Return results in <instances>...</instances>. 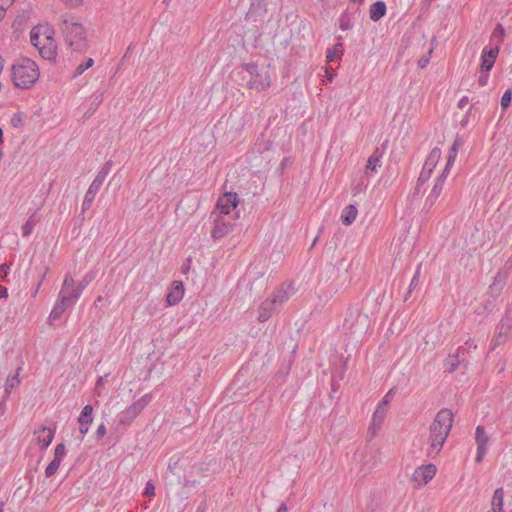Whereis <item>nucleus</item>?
<instances>
[{
    "instance_id": "obj_46",
    "label": "nucleus",
    "mask_w": 512,
    "mask_h": 512,
    "mask_svg": "<svg viewBox=\"0 0 512 512\" xmlns=\"http://www.w3.org/2000/svg\"><path fill=\"white\" fill-rule=\"evenodd\" d=\"M419 270H420V266H418V269L416 271V273L414 274L413 278L411 279V282H410V285H409V289H408V292L406 293L405 297H404V301H407L412 290L418 285V281H419Z\"/></svg>"
},
{
    "instance_id": "obj_62",
    "label": "nucleus",
    "mask_w": 512,
    "mask_h": 512,
    "mask_svg": "<svg viewBox=\"0 0 512 512\" xmlns=\"http://www.w3.org/2000/svg\"><path fill=\"white\" fill-rule=\"evenodd\" d=\"M469 103V98L467 96H463L459 102H458V107L460 109H463L467 104Z\"/></svg>"
},
{
    "instance_id": "obj_34",
    "label": "nucleus",
    "mask_w": 512,
    "mask_h": 512,
    "mask_svg": "<svg viewBox=\"0 0 512 512\" xmlns=\"http://www.w3.org/2000/svg\"><path fill=\"white\" fill-rule=\"evenodd\" d=\"M96 277V272L95 271H89L87 272L84 277L82 278V280L77 284V286H75V288L77 289V291L79 293H83V291L85 290V288L95 279Z\"/></svg>"
},
{
    "instance_id": "obj_19",
    "label": "nucleus",
    "mask_w": 512,
    "mask_h": 512,
    "mask_svg": "<svg viewBox=\"0 0 512 512\" xmlns=\"http://www.w3.org/2000/svg\"><path fill=\"white\" fill-rule=\"evenodd\" d=\"M387 6L382 0L374 2L369 9V17L372 21H379L386 14Z\"/></svg>"
},
{
    "instance_id": "obj_57",
    "label": "nucleus",
    "mask_w": 512,
    "mask_h": 512,
    "mask_svg": "<svg viewBox=\"0 0 512 512\" xmlns=\"http://www.w3.org/2000/svg\"><path fill=\"white\" fill-rule=\"evenodd\" d=\"M486 452H487V448L477 447V453H476V456H475V462L476 463L482 462Z\"/></svg>"
},
{
    "instance_id": "obj_2",
    "label": "nucleus",
    "mask_w": 512,
    "mask_h": 512,
    "mask_svg": "<svg viewBox=\"0 0 512 512\" xmlns=\"http://www.w3.org/2000/svg\"><path fill=\"white\" fill-rule=\"evenodd\" d=\"M60 30L64 36L66 44L76 52H83L87 48L86 31L75 16L65 14L60 17Z\"/></svg>"
},
{
    "instance_id": "obj_41",
    "label": "nucleus",
    "mask_w": 512,
    "mask_h": 512,
    "mask_svg": "<svg viewBox=\"0 0 512 512\" xmlns=\"http://www.w3.org/2000/svg\"><path fill=\"white\" fill-rule=\"evenodd\" d=\"M152 397L150 394H145L137 401L133 402L132 404L136 407V409L141 412L151 401Z\"/></svg>"
},
{
    "instance_id": "obj_17",
    "label": "nucleus",
    "mask_w": 512,
    "mask_h": 512,
    "mask_svg": "<svg viewBox=\"0 0 512 512\" xmlns=\"http://www.w3.org/2000/svg\"><path fill=\"white\" fill-rule=\"evenodd\" d=\"M35 434H38L37 441L41 448L47 449L54 439L55 429L41 426L38 430L35 431Z\"/></svg>"
},
{
    "instance_id": "obj_50",
    "label": "nucleus",
    "mask_w": 512,
    "mask_h": 512,
    "mask_svg": "<svg viewBox=\"0 0 512 512\" xmlns=\"http://www.w3.org/2000/svg\"><path fill=\"white\" fill-rule=\"evenodd\" d=\"M432 53V49H429L427 55H424L422 56L419 60H418V66L421 68V69H424L430 62V55Z\"/></svg>"
},
{
    "instance_id": "obj_52",
    "label": "nucleus",
    "mask_w": 512,
    "mask_h": 512,
    "mask_svg": "<svg viewBox=\"0 0 512 512\" xmlns=\"http://www.w3.org/2000/svg\"><path fill=\"white\" fill-rule=\"evenodd\" d=\"M143 494L145 496H154L155 495V486L151 481H148L146 483Z\"/></svg>"
},
{
    "instance_id": "obj_40",
    "label": "nucleus",
    "mask_w": 512,
    "mask_h": 512,
    "mask_svg": "<svg viewBox=\"0 0 512 512\" xmlns=\"http://www.w3.org/2000/svg\"><path fill=\"white\" fill-rule=\"evenodd\" d=\"M93 64H94V60L92 58H88L84 63H81L80 65L77 66V68L73 74V78L80 76L84 71H86L87 69L92 67Z\"/></svg>"
},
{
    "instance_id": "obj_45",
    "label": "nucleus",
    "mask_w": 512,
    "mask_h": 512,
    "mask_svg": "<svg viewBox=\"0 0 512 512\" xmlns=\"http://www.w3.org/2000/svg\"><path fill=\"white\" fill-rule=\"evenodd\" d=\"M458 150L459 149H457V147H455V146L450 147L445 167H448L451 169V167L453 166L455 159L457 157Z\"/></svg>"
},
{
    "instance_id": "obj_43",
    "label": "nucleus",
    "mask_w": 512,
    "mask_h": 512,
    "mask_svg": "<svg viewBox=\"0 0 512 512\" xmlns=\"http://www.w3.org/2000/svg\"><path fill=\"white\" fill-rule=\"evenodd\" d=\"M511 101H512V89L509 88L503 93V95L501 97V108L503 110H506L510 106Z\"/></svg>"
},
{
    "instance_id": "obj_25",
    "label": "nucleus",
    "mask_w": 512,
    "mask_h": 512,
    "mask_svg": "<svg viewBox=\"0 0 512 512\" xmlns=\"http://www.w3.org/2000/svg\"><path fill=\"white\" fill-rule=\"evenodd\" d=\"M490 441L489 436L487 435L484 426L479 425L475 430V442L477 447L487 448V445Z\"/></svg>"
},
{
    "instance_id": "obj_64",
    "label": "nucleus",
    "mask_w": 512,
    "mask_h": 512,
    "mask_svg": "<svg viewBox=\"0 0 512 512\" xmlns=\"http://www.w3.org/2000/svg\"><path fill=\"white\" fill-rule=\"evenodd\" d=\"M207 509V504H206V501H202L198 507H197V511L196 512H205Z\"/></svg>"
},
{
    "instance_id": "obj_12",
    "label": "nucleus",
    "mask_w": 512,
    "mask_h": 512,
    "mask_svg": "<svg viewBox=\"0 0 512 512\" xmlns=\"http://www.w3.org/2000/svg\"><path fill=\"white\" fill-rule=\"evenodd\" d=\"M233 224L225 221L223 217L217 216L214 220V227L211 236L214 240H219L232 231Z\"/></svg>"
},
{
    "instance_id": "obj_24",
    "label": "nucleus",
    "mask_w": 512,
    "mask_h": 512,
    "mask_svg": "<svg viewBox=\"0 0 512 512\" xmlns=\"http://www.w3.org/2000/svg\"><path fill=\"white\" fill-rule=\"evenodd\" d=\"M69 308L67 305L64 304V299H57L53 309L51 310L48 320L50 323L53 321L58 320L61 315L64 313V311Z\"/></svg>"
},
{
    "instance_id": "obj_49",
    "label": "nucleus",
    "mask_w": 512,
    "mask_h": 512,
    "mask_svg": "<svg viewBox=\"0 0 512 512\" xmlns=\"http://www.w3.org/2000/svg\"><path fill=\"white\" fill-rule=\"evenodd\" d=\"M439 196L440 194H434V192L431 191L428 197L426 198L425 207H428L430 209L434 205Z\"/></svg>"
},
{
    "instance_id": "obj_63",
    "label": "nucleus",
    "mask_w": 512,
    "mask_h": 512,
    "mask_svg": "<svg viewBox=\"0 0 512 512\" xmlns=\"http://www.w3.org/2000/svg\"><path fill=\"white\" fill-rule=\"evenodd\" d=\"M8 297V289L0 285V298L6 299Z\"/></svg>"
},
{
    "instance_id": "obj_53",
    "label": "nucleus",
    "mask_w": 512,
    "mask_h": 512,
    "mask_svg": "<svg viewBox=\"0 0 512 512\" xmlns=\"http://www.w3.org/2000/svg\"><path fill=\"white\" fill-rule=\"evenodd\" d=\"M488 79H489V72L480 71V75L478 77V84L481 87H484L487 85Z\"/></svg>"
},
{
    "instance_id": "obj_9",
    "label": "nucleus",
    "mask_w": 512,
    "mask_h": 512,
    "mask_svg": "<svg viewBox=\"0 0 512 512\" xmlns=\"http://www.w3.org/2000/svg\"><path fill=\"white\" fill-rule=\"evenodd\" d=\"M499 45L485 46L480 57V71L490 72L499 54Z\"/></svg>"
},
{
    "instance_id": "obj_18",
    "label": "nucleus",
    "mask_w": 512,
    "mask_h": 512,
    "mask_svg": "<svg viewBox=\"0 0 512 512\" xmlns=\"http://www.w3.org/2000/svg\"><path fill=\"white\" fill-rule=\"evenodd\" d=\"M279 308L271 301L270 299H266L263 301L259 307V315L258 320L260 322L267 321L273 312L277 311Z\"/></svg>"
},
{
    "instance_id": "obj_56",
    "label": "nucleus",
    "mask_w": 512,
    "mask_h": 512,
    "mask_svg": "<svg viewBox=\"0 0 512 512\" xmlns=\"http://www.w3.org/2000/svg\"><path fill=\"white\" fill-rule=\"evenodd\" d=\"M356 322L358 325H361L362 328H364L365 326H367V323H368V316L367 315H362L360 312L357 313V317H356Z\"/></svg>"
},
{
    "instance_id": "obj_54",
    "label": "nucleus",
    "mask_w": 512,
    "mask_h": 512,
    "mask_svg": "<svg viewBox=\"0 0 512 512\" xmlns=\"http://www.w3.org/2000/svg\"><path fill=\"white\" fill-rule=\"evenodd\" d=\"M106 432H107L106 425L104 423H101L98 426L96 433H95L96 439L99 440V439L103 438L105 436Z\"/></svg>"
},
{
    "instance_id": "obj_31",
    "label": "nucleus",
    "mask_w": 512,
    "mask_h": 512,
    "mask_svg": "<svg viewBox=\"0 0 512 512\" xmlns=\"http://www.w3.org/2000/svg\"><path fill=\"white\" fill-rule=\"evenodd\" d=\"M339 27L343 31L350 30L353 27L352 15L345 10L339 17Z\"/></svg>"
},
{
    "instance_id": "obj_27",
    "label": "nucleus",
    "mask_w": 512,
    "mask_h": 512,
    "mask_svg": "<svg viewBox=\"0 0 512 512\" xmlns=\"http://www.w3.org/2000/svg\"><path fill=\"white\" fill-rule=\"evenodd\" d=\"M463 360L460 359L459 352L456 355H449L445 360L444 366L449 373H453L457 370Z\"/></svg>"
},
{
    "instance_id": "obj_14",
    "label": "nucleus",
    "mask_w": 512,
    "mask_h": 512,
    "mask_svg": "<svg viewBox=\"0 0 512 512\" xmlns=\"http://www.w3.org/2000/svg\"><path fill=\"white\" fill-rule=\"evenodd\" d=\"M267 13V0H251L246 18L257 21L256 17H262Z\"/></svg>"
},
{
    "instance_id": "obj_6",
    "label": "nucleus",
    "mask_w": 512,
    "mask_h": 512,
    "mask_svg": "<svg viewBox=\"0 0 512 512\" xmlns=\"http://www.w3.org/2000/svg\"><path fill=\"white\" fill-rule=\"evenodd\" d=\"M441 149L434 147L429 155L427 156L420 175L417 179L416 186L414 188V195H417L421 191V187L430 179L431 174L436 167L439 159L441 158Z\"/></svg>"
},
{
    "instance_id": "obj_28",
    "label": "nucleus",
    "mask_w": 512,
    "mask_h": 512,
    "mask_svg": "<svg viewBox=\"0 0 512 512\" xmlns=\"http://www.w3.org/2000/svg\"><path fill=\"white\" fill-rule=\"evenodd\" d=\"M79 423L91 424L93 422V406L87 404L83 407L78 417Z\"/></svg>"
},
{
    "instance_id": "obj_51",
    "label": "nucleus",
    "mask_w": 512,
    "mask_h": 512,
    "mask_svg": "<svg viewBox=\"0 0 512 512\" xmlns=\"http://www.w3.org/2000/svg\"><path fill=\"white\" fill-rule=\"evenodd\" d=\"M9 272H10V267L9 265H7L6 263H3L0 265V278L3 280V281H6L7 280V277L9 275Z\"/></svg>"
},
{
    "instance_id": "obj_11",
    "label": "nucleus",
    "mask_w": 512,
    "mask_h": 512,
    "mask_svg": "<svg viewBox=\"0 0 512 512\" xmlns=\"http://www.w3.org/2000/svg\"><path fill=\"white\" fill-rule=\"evenodd\" d=\"M393 393V389H390L386 395L383 397V399L378 403L373 416H372V426H380L387 413V406L390 403L391 395Z\"/></svg>"
},
{
    "instance_id": "obj_16",
    "label": "nucleus",
    "mask_w": 512,
    "mask_h": 512,
    "mask_svg": "<svg viewBox=\"0 0 512 512\" xmlns=\"http://www.w3.org/2000/svg\"><path fill=\"white\" fill-rule=\"evenodd\" d=\"M505 284H506V276L503 275L501 272H498L494 276L493 283L489 286V289L487 292L488 297L497 300V298L501 294Z\"/></svg>"
},
{
    "instance_id": "obj_15",
    "label": "nucleus",
    "mask_w": 512,
    "mask_h": 512,
    "mask_svg": "<svg viewBox=\"0 0 512 512\" xmlns=\"http://www.w3.org/2000/svg\"><path fill=\"white\" fill-rule=\"evenodd\" d=\"M435 473L436 466L434 464H428L417 468L413 476L416 481H421L426 484L435 476Z\"/></svg>"
},
{
    "instance_id": "obj_48",
    "label": "nucleus",
    "mask_w": 512,
    "mask_h": 512,
    "mask_svg": "<svg viewBox=\"0 0 512 512\" xmlns=\"http://www.w3.org/2000/svg\"><path fill=\"white\" fill-rule=\"evenodd\" d=\"M496 305V300L490 297H487V299L483 303V311L482 312H491Z\"/></svg>"
},
{
    "instance_id": "obj_39",
    "label": "nucleus",
    "mask_w": 512,
    "mask_h": 512,
    "mask_svg": "<svg viewBox=\"0 0 512 512\" xmlns=\"http://www.w3.org/2000/svg\"><path fill=\"white\" fill-rule=\"evenodd\" d=\"M60 464H61L60 461L53 458V460L48 464V466L45 469V477L46 478L52 477L59 469Z\"/></svg>"
},
{
    "instance_id": "obj_44",
    "label": "nucleus",
    "mask_w": 512,
    "mask_h": 512,
    "mask_svg": "<svg viewBox=\"0 0 512 512\" xmlns=\"http://www.w3.org/2000/svg\"><path fill=\"white\" fill-rule=\"evenodd\" d=\"M66 455V447L63 443H59L56 445L54 450V459L62 462L64 456Z\"/></svg>"
},
{
    "instance_id": "obj_29",
    "label": "nucleus",
    "mask_w": 512,
    "mask_h": 512,
    "mask_svg": "<svg viewBox=\"0 0 512 512\" xmlns=\"http://www.w3.org/2000/svg\"><path fill=\"white\" fill-rule=\"evenodd\" d=\"M289 298V294L287 292V290H285L283 287L277 289L274 294H273V297L270 299L271 301H273V303L278 307L280 308L281 305L287 301Z\"/></svg>"
},
{
    "instance_id": "obj_22",
    "label": "nucleus",
    "mask_w": 512,
    "mask_h": 512,
    "mask_svg": "<svg viewBox=\"0 0 512 512\" xmlns=\"http://www.w3.org/2000/svg\"><path fill=\"white\" fill-rule=\"evenodd\" d=\"M357 214L358 210L355 205L350 204L346 206L343 209L340 217L342 224L345 226L351 225L355 221Z\"/></svg>"
},
{
    "instance_id": "obj_47",
    "label": "nucleus",
    "mask_w": 512,
    "mask_h": 512,
    "mask_svg": "<svg viewBox=\"0 0 512 512\" xmlns=\"http://www.w3.org/2000/svg\"><path fill=\"white\" fill-rule=\"evenodd\" d=\"M179 463H180L179 457L173 456L169 459L168 470L170 471V473H172L173 475L177 474V469H178Z\"/></svg>"
},
{
    "instance_id": "obj_38",
    "label": "nucleus",
    "mask_w": 512,
    "mask_h": 512,
    "mask_svg": "<svg viewBox=\"0 0 512 512\" xmlns=\"http://www.w3.org/2000/svg\"><path fill=\"white\" fill-rule=\"evenodd\" d=\"M497 327L512 334V317L505 312Z\"/></svg>"
},
{
    "instance_id": "obj_20",
    "label": "nucleus",
    "mask_w": 512,
    "mask_h": 512,
    "mask_svg": "<svg viewBox=\"0 0 512 512\" xmlns=\"http://www.w3.org/2000/svg\"><path fill=\"white\" fill-rule=\"evenodd\" d=\"M383 150L376 147L371 156L367 160L366 171L376 172L377 168L381 166V158Z\"/></svg>"
},
{
    "instance_id": "obj_32",
    "label": "nucleus",
    "mask_w": 512,
    "mask_h": 512,
    "mask_svg": "<svg viewBox=\"0 0 512 512\" xmlns=\"http://www.w3.org/2000/svg\"><path fill=\"white\" fill-rule=\"evenodd\" d=\"M20 384L19 372L17 371L14 375L9 376L4 384V390L6 397H8L11 391Z\"/></svg>"
},
{
    "instance_id": "obj_13",
    "label": "nucleus",
    "mask_w": 512,
    "mask_h": 512,
    "mask_svg": "<svg viewBox=\"0 0 512 512\" xmlns=\"http://www.w3.org/2000/svg\"><path fill=\"white\" fill-rule=\"evenodd\" d=\"M184 285L181 281H173L166 294V301L169 306L177 305L184 296Z\"/></svg>"
},
{
    "instance_id": "obj_8",
    "label": "nucleus",
    "mask_w": 512,
    "mask_h": 512,
    "mask_svg": "<svg viewBox=\"0 0 512 512\" xmlns=\"http://www.w3.org/2000/svg\"><path fill=\"white\" fill-rule=\"evenodd\" d=\"M139 414L140 412L133 404L126 407L116 416L115 431L122 434Z\"/></svg>"
},
{
    "instance_id": "obj_10",
    "label": "nucleus",
    "mask_w": 512,
    "mask_h": 512,
    "mask_svg": "<svg viewBox=\"0 0 512 512\" xmlns=\"http://www.w3.org/2000/svg\"><path fill=\"white\" fill-rule=\"evenodd\" d=\"M239 203L238 194L235 192L224 193L217 201L216 208L223 215H227L235 209Z\"/></svg>"
},
{
    "instance_id": "obj_21",
    "label": "nucleus",
    "mask_w": 512,
    "mask_h": 512,
    "mask_svg": "<svg viewBox=\"0 0 512 512\" xmlns=\"http://www.w3.org/2000/svg\"><path fill=\"white\" fill-rule=\"evenodd\" d=\"M503 504H504V490L502 487L497 488L494 491L491 501V510L490 512H503Z\"/></svg>"
},
{
    "instance_id": "obj_30",
    "label": "nucleus",
    "mask_w": 512,
    "mask_h": 512,
    "mask_svg": "<svg viewBox=\"0 0 512 512\" xmlns=\"http://www.w3.org/2000/svg\"><path fill=\"white\" fill-rule=\"evenodd\" d=\"M39 53L40 55L45 59V60H49V61H52V60H55L56 59V56H57V48L55 45H53V43L51 42L50 45L48 47H41L39 48Z\"/></svg>"
},
{
    "instance_id": "obj_37",
    "label": "nucleus",
    "mask_w": 512,
    "mask_h": 512,
    "mask_svg": "<svg viewBox=\"0 0 512 512\" xmlns=\"http://www.w3.org/2000/svg\"><path fill=\"white\" fill-rule=\"evenodd\" d=\"M505 37V30L502 24L498 23L491 34V40H496L495 45H501Z\"/></svg>"
},
{
    "instance_id": "obj_26",
    "label": "nucleus",
    "mask_w": 512,
    "mask_h": 512,
    "mask_svg": "<svg viewBox=\"0 0 512 512\" xmlns=\"http://www.w3.org/2000/svg\"><path fill=\"white\" fill-rule=\"evenodd\" d=\"M450 170H451L450 168L444 167L441 174L436 179L435 184L431 190L434 192V194H441V192L443 190L444 183L450 173Z\"/></svg>"
},
{
    "instance_id": "obj_7",
    "label": "nucleus",
    "mask_w": 512,
    "mask_h": 512,
    "mask_svg": "<svg viewBox=\"0 0 512 512\" xmlns=\"http://www.w3.org/2000/svg\"><path fill=\"white\" fill-rule=\"evenodd\" d=\"M81 293L75 288V281L71 275L65 276L62 288L59 292L57 299H64V304L68 307H72L80 298Z\"/></svg>"
},
{
    "instance_id": "obj_59",
    "label": "nucleus",
    "mask_w": 512,
    "mask_h": 512,
    "mask_svg": "<svg viewBox=\"0 0 512 512\" xmlns=\"http://www.w3.org/2000/svg\"><path fill=\"white\" fill-rule=\"evenodd\" d=\"M68 7L74 8L81 4L83 0H62Z\"/></svg>"
},
{
    "instance_id": "obj_1",
    "label": "nucleus",
    "mask_w": 512,
    "mask_h": 512,
    "mask_svg": "<svg viewBox=\"0 0 512 512\" xmlns=\"http://www.w3.org/2000/svg\"><path fill=\"white\" fill-rule=\"evenodd\" d=\"M454 414L448 408L439 410L429 427L430 449L428 454H438L446 442L453 426Z\"/></svg>"
},
{
    "instance_id": "obj_35",
    "label": "nucleus",
    "mask_w": 512,
    "mask_h": 512,
    "mask_svg": "<svg viewBox=\"0 0 512 512\" xmlns=\"http://www.w3.org/2000/svg\"><path fill=\"white\" fill-rule=\"evenodd\" d=\"M512 337V334L500 329L496 328V334L493 338V348L496 346H499L501 344H504L508 338Z\"/></svg>"
},
{
    "instance_id": "obj_33",
    "label": "nucleus",
    "mask_w": 512,
    "mask_h": 512,
    "mask_svg": "<svg viewBox=\"0 0 512 512\" xmlns=\"http://www.w3.org/2000/svg\"><path fill=\"white\" fill-rule=\"evenodd\" d=\"M343 54V44L336 43L331 48L327 49L326 59L328 62L334 61V59L338 56L341 57Z\"/></svg>"
},
{
    "instance_id": "obj_4",
    "label": "nucleus",
    "mask_w": 512,
    "mask_h": 512,
    "mask_svg": "<svg viewBox=\"0 0 512 512\" xmlns=\"http://www.w3.org/2000/svg\"><path fill=\"white\" fill-rule=\"evenodd\" d=\"M241 68L248 73L247 87L249 89L261 92L270 87V76L264 68L259 69L258 65L254 62L243 63Z\"/></svg>"
},
{
    "instance_id": "obj_42",
    "label": "nucleus",
    "mask_w": 512,
    "mask_h": 512,
    "mask_svg": "<svg viewBox=\"0 0 512 512\" xmlns=\"http://www.w3.org/2000/svg\"><path fill=\"white\" fill-rule=\"evenodd\" d=\"M13 128H20L24 124V114L22 112H16L12 115L10 120Z\"/></svg>"
},
{
    "instance_id": "obj_60",
    "label": "nucleus",
    "mask_w": 512,
    "mask_h": 512,
    "mask_svg": "<svg viewBox=\"0 0 512 512\" xmlns=\"http://www.w3.org/2000/svg\"><path fill=\"white\" fill-rule=\"evenodd\" d=\"M89 425L90 424L79 423V432L82 435V437L88 433Z\"/></svg>"
},
{
    "instance_id": "obj_61",
    "label": "nucleus",
    "mask_w": 512,
    "mask_h": 512,
    "mask_svg": "<svg viewBox=\"0 0 512 512\" xmlns=\"http://www.w3.org/2000/svg\"><path fill=\"white\" fill-rule=\"evenodd\" d=\"M191 262H192V259L190 257L186 259V263L181 268V271L183 274L188 273V271L190 270Z\"/></svg>"
},
{
    "instance_id": "obj_3",
    "label": "nucleus",
    "mask_w": 512,
    "mask_h": 512,
    "mask_svg": "<svg viewBox=\"0 0 512 512\" xmlns=\"http://www.w3.org/2000/svg\"><path fill=\"white\" fill-rule=\"evenodd\" d=\"M40 76L39 67L30 58L22 57L11 67V77L14 85L21 89H29Z\"/></svg>"
},
{
    "instance_id": "obj_55",
    "label": "nucleus",
    "mask_w": 512,
    "mask_h": 512,
    "mask_svg": "<svg viewBox=\"0 0 512 512\" xmlns=\"http://www.w3.org/2000/svg\"><path fill=\"white\" fill-rule=\"evenodd\" d=\"M30 41H31V44L34 45L35 47L39 46V33L36 32L35 28H33L30 32Z\"/></svg>"
},
{
    "instance_id": "obj_58",
    "label": "nucleus",
    "mask_w": 512,
    "mask_h": 512,
    "mask_svg": "<svg viewBox=\"0 0 512 512\" xmlns=\"http://www.w3.org/2000/svg\"><path fill=\"white\" fill-rule=\"evenodd\" d=\"M473 107H474V105H472V106L467 110L466 114L463 116L462 120L460 121V125H461L462 127H466V126H467V124H468V122H469V117H470V115H471V113H472V110H473Z\"/></svg>"
},
{
    "instance_id": "obj_23",
    "label": "nucleus",
    "mask_w": 512,
    "mask_h": 512,
    "mask_svg": "<svg viewBox=\"0 0 512 512\" xmlns=\"http://www.w3.org/2000/svg\"><path fill=\"white\" fill-rule=\"evenodd\" d=\"M293 363L292 356L288 359L286 364H282L280 369L274 376V382L278 385H282L286 381V376L289 374Z\"/></svg>"
},
{
    "instance_id": "obj_36",
    "label": "nucleus",
    "mask_w": 512,
    "mask_h": 512,
    "mask_svg": "<svg viewBox=\"0 0 512 512\" xmlns=\"http://www.w3.org/2000/svg\"><path fill=\"white\" fill-rule=\"evenodd\" d=\"M37 224V219L35 218V215H31L27 221L22 226V236L28 237L33 232L34 227Z\"/></svg>"
},
{
    "instance_id": "obj_5",
    "label": "nucleus",
    "mask_w": 512,
    "mask_h": 512,
    "mask_svg": "<svg viewBox=\"0 0 512 512\" xmlns=\"http://www.w3.org/2000/svg\"><path fill=\"white\" fill-rule=\"evenodd\" d=\"M111 168H112V161L108 160L103 164L101 169L98 171L96 177L90 184V186L84 196L82 206H81L82 213H84L90 209V207L96 197V194L100 190V188H101L104 180L106 179L107 175L109 174Z\"/></svg>"
}]
</instances>
